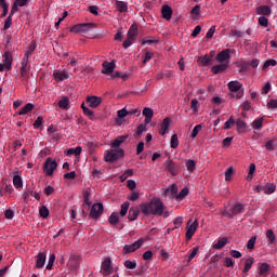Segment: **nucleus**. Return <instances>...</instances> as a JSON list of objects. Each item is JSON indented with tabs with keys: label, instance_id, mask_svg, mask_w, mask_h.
<instances>
[{
	"label": "nucleus",
	"instance_id": "obj_59",
	"mask_svg": "<svg viewBox=\"0 0 277 277\" xmlns=\"http://www.w3.org/2000/svg\"><path fill=\"white\" fill-rule=\"evenodd\" d=\"M39 213L41 215V217H47L49 215V208H47V206H42L39 208Z\"/></svg>",
	"mask_w": 277,
	"mask_h": 277
},
{
	"label": "nucleus",
	"instance_id": "obj_16",
	"mask_svg": "<svg viewBox=\"0 0 277 277\" xmlns=\"http://www.w3.org/2000/svg\"><path fill=\"white\" fill-rule=\"evenodd\" d=\"M87 103H88L89 107L96 109V107H98V105H101V103H103V98H101L98 96H91V97L87 98Z\"/></svg>",
	"mask_w": 277,
	"mask_h": 277
},
{
	"label": "nucleus",
	"instance_id": "obj_37",
	"mask_svg": "<svg viewBox=\"0 0 277 277\" xmlns=\"http://www.w3.org/2000/svg\"><path fill=\"white\" fill-rule=\"evenodd\" d=\"M252 129H255L256 131L263 129V118L255 119L251 123Z\"/></svg>",
	"mask_w": 277,
	"mask_h": 277
},
{
	"label": "nucleus",
	"instance_id": "obj_38",
	"mask_svg": "<svg viewBox=\"0 0 277 277\" xmlns=\"http://www.w3.org/2000/svg\"><path fill=\"white\" fill-rule=\"evenodd\" d=\"M129 207H131V203L129 201H126L121 205V210H120V216L124 217L127 213L129 212Z\"/></svg>",
	"mask_w": 277,
	"mask_h": 277
},
{
	"label": "nucleus",
	"instance_id": "obj_4",
	"mask_svg": "<svg viewBox=\"0 0 277 277\" xmlns=\"http://www.w3.org/2000/svg\"><path fill=\"white\" fill-rule=\"evenodd\" d=\"M31 50H26L24 54V58L21 63V77L25 80L27 79V75L29 72V55H31Z\"/></svg>",
	"mask_w": 277,
	"mask_h": 277
},
{
	"label": "nucleus",
	"instance_id": "obj_12",
	"mask_svg": "<svg viewBox=\"0 0 277 277\" xmlns=\"http://www.w3.org/2000/svg\"><path fill=\"white\" fill-rule=\"evenodd\" d=\"M102 74L103 75H111V72H114V70H116V61L113 62H104L102 64Z\"/></svg>",
	"mask_w": 277,
	"mask_h": 277
},
{
	"label": "nucleus",
	"instance_id": "obj_32",
	"mask_svg": "<svg viewBox=\"0 0 277 277\" xmlns=\"http://www.w3.org/2000/svg\"><path fill=\"white\" fill-rule=\"evenodd\" d=\"M44 263H47V254L44 253H39L37 255V263H36V267L40 268L44 265Z\"/></svg>",
	"mask_w": 277,
	"mask_h": 277
},
{
	"label": "nucleus",
	"instance_id": "obj_7",
	"mask_svg": "<svg viewBox=\"0 0 277 277\" xmlns=\"http://www.w3.org/2000/svg\"><path fill=\"white\" fill-rule=\"evenodd\" d=\"M196 230H198V220H194V222H192V220H189L186 224V239L187 241H189V239H192V237H194V235H196Z\"/></svg>",
	"mask_w": 277,
	"mask_h": 277
},
{
	"label": "nucleus",
	"instance_id": "obj_30",
	"mask_svg": "<svg viewBox=\"0 0 277 277\" xmlns=\"http://www.w3.org/2000/svg\"><path fill=\"white\" fill-rule=\"evenodd\" d=\"M259 274L260 276H267L269 272V264L267 263H259Z\"/></svg>",
	"mask_w": 277,
	"mask_h": 277
},
{
	"label": "nucleus",
	"instance_id": "obj_21",
	"mask_svg": "<svg viewBox=\"0 0 277 277\" xmlns=\"http://www.w3.org/2000/svg\"><path fill=\"white\" fill-rule=\"evenodd\" d=\"M162 18L170 21L172 18V8L170 5H163L161 9Z\"/></svg>",
	"mask_w": 277,
	"mask_h": 277
},
{
	"label": "nucleus",
	"instance_id": "obj_53",
	"mask_svg": "<svg viewBox=\"0 0 277 277\" xmlns=\"http://www.w3.org/2000/svg\"><path fill=\"white\" fill-rule=\"evenodd\" d=\"M200 131H202V126L201 124H197L192 133H190V137L194 140V137H197L198 133H200Z\"/></svg>",
	"mask_w": 277,
	"mask_h": 277
},
{
	"label": "nucleus",
	"instance_id": "obj_62",
	"mask_svg": "<svg viewBox=\"0 0 277 277\" xmlns=\"http://www.w3.org/2000/svg\"><path fill=\"white\" fill-rule=\"evenodd\" d=\"M174 228H181V226H183V219L182 216H177L174 221Z\"/></svg>",
	"mask_w": 277,
	"mask_h": 277
},
{
	"label": "nucleus",
	"instance_id": "obj_49",
	"mask_svg": "<svg viewBox=\"0 0 277 277\" xmlns=\"http://www.w3.org/2000/svg\"><path fill=\"white\" fill-rule=\"evenodd\" d=\"M117 116L119 120H122V118H127L129 116V110L127 109V106L120 110L117 111Z\"/></svg>",
	"mask_w": 277,
	"mask_h": 277
},
{
	"label": "nucleus",
	"instance_id": "obj_34",
	"mask_svg": "<svg viewBox=\"0 0 277 277\" xmlns=\"http://www.w3.org/2000/svg\"><path fill=\"white\" fill-rule=\"evenodd\" d=\"M128 38H131L132 40H137V27L132 25L130 29L128 30Z\"/></svg>",
	"mask_w": 277,
	"mask_h": 277
},
{
	"label": "nucleus",
	"instance_id": "obj_40",
	"mask_svg": "<svg viewBox=\"0 0 277 277\" xmlns=\"http://www.w3.org/2000/svg\"><path fill=\"white\" fill-rule=\"evenodd\" d=\"M189 194V189L187 187H184L180 194L175 196L176 200H183L186 198V196Z\"/></svg>",
	"mask_w": 277,
	"mask_h": 277
},
{
	"label": "nucleus",
	"instance_id": "obj_60",
	"mask_svg": "<svg viewBox=\"0 0 277 277\" xmlns=\"http://www.w3.org/2000/svg\"><path fill=\"white\" fill-rule=\"evenodd\" d=\"M69 269L75 271L77 267H79V264L77 263V260H69L67 263Z\"/></svg>",
	"mask_w": 277,
	"mask_h": 277
},
{
	"label": "nucleus",
	"instance_id": "obj_15",
	"mask_svg": "<svg viewBox=\"0 0 277 277\" xmlns=\"http://www.w3.org/2000/svg\"><path fill=\"white\" fill-rule=\"evenodd\" d=\"M143 116L145 117V124H150V122L153 121V116H155V111L150 107H145L143 109Z\"/></svg>",
	"mask_w": 277,
	"mask_h": 277
},
{
	"label": "nucleus",
	"instance_id": "obj_22",
	"mask_svg": "<svg viewBox=\"0 0 277 277\" xmlns=\"http://www.w3.org/2000/svg\"><path fill=\"white\" fill-rule=\"evenodd\" d=\"M228 68V65L220 63L219 65H214L211 68L213 75H220V72H224Z\"/></svg>",
	"mask_w": 277,
	"mask_h": 277
},
{
	"label": "nucleus",
	"instance_id": "obj_56",
	"mask_svg": "<svg viewBox=\"0 0 277 277\" xmlns=\"http://www.w3.org/2000/svg\"><path fill=\"white\" fill-rule=\"evenodd\" d=\"M124 265L128 269H135V267H137V262L135 261H130V260H127L124 262Z\"/></svg>",
	"mask_w": 277,
	"mask_h": 277
},
{
	"label": "nucleus",
	"instance_id": "obj_41",
	"mask_svg": "<svg viewBox=\"0 0 277 277\" xmlns=\"http://www.w3.org/2000/svg\"><path fill=\"white\" fill-rule=\"evenodd\" d=\"M277 65L276 60H267L264 65L262 66V70H267V68L274 67Z\"/></svg>",
	"mask_w": 277,
	"mask_h": 277
},
{
	"label": "nucleus",
	"instance_id": "obj_23",
	"mask_svg": "<svg viewBox=\"0 0 277 277\" xmlns=\"http://www.w3.org/2000/svg\"><path fill=\"white\" fill-rule=\"evenodd\" d=\"M58 107L60 109H69L70 100L68 98V96L61 97V100L58 101Z\"/></svg>",
	"mask_w": 277,
	"mask_h": 277
},
{
	"label": "nucleus",
	"instance_id": "obj_50",
	"mask_svg": "<svg viewBox=\"0 0 277 277\" xmlns=\"http://www.w3.org/2000/svg\"><path fill=\"white\" fill-rule=\"evenodd\" d=\"M0 6L2 8V16L5 17L8 16V12H9V6H8V2H5V0H0Z\"/></svg>",
	"mask_w": 277,
	"mask_h": 277
},
{
	"label": "nucleus",
	"instance_id": "obj_1",
	"mask_svg": "<svg viewBox=\"0 0 277 277\" xmlns=\"http://www.w3.org/2000/svg\"><path fill=\"white\" fill-rule=\"evenodd\" d=\"M141 211L145 215H157L158 217H170V211L166 210V205L161 199L154 197L150 201L141 205Z\"/></svg>",
	"mask_w": 277,
	"mask_h": 277
},
{
	"label": "nucleus",
	"instance_id": "obj_58",
	"mask_svg": "<svg viewBox=\"0 0 277 277\" xmlns=\"http://www.w3.org/2000/svg\"><path fill=\"white\" fill-rule=\"evenodd\" d=\"M259 25H261L262 27H268L269 19H267V17H265V16H260L259 17Z\"/></svg>",
	"mask_w": 277,
	"mask_h": 277
},
{
	"label": "nucleus",
	"instance_id": "obj_14",
	"mask_svg": "<svg viewBox=\"0 0 277 277\" xmlns=\"http://www.w3.org/2000/svg\"><path fill=\"white\" fill-rule=\"evenodd\" d=\"M171 122H172V120L169 117H166L162 120V123L160 124V129H159V134L160 135H166V133H168V131H170Z\"/></svg>",
	"mask_w": 277,
	"mask_h": 277
},
{
	"label": "nucleus",
	"instance_id": "obj_45",
	"mask_svg": "<svg viewBox=\"0 0 277 277\" xmlns=\"http://www.w3.org/2000/svg\"><path fill=\"white\" fill-rule=\"evenodd\" d=\"M266 237L269 240V243H275L276 242V234H274L273 229L266 230Z\"/></svg>",
	"mask_w": 277,
	"mask_h": 277
},
{
	"label": "nucleus",
	"instance_id": "obj_39",
	"mask_svg": "<svg viewBox=\"0 0 277 277\" xmlns=\"http://www.w3.org/2000/svg\"><path fill=\"white\" fill-rule=\"evenodd\" d=\"M236 127H237L238 133H243V131H246V122L241 119H238L236 121Z\"/></svg>",
	"mask_w": 277,
	"mask_h": 277
},
{
	"label": "nucleus",
	"instance_id": "obj_47",
	"mask_svg": "<svg viewBox=\"0 0 277 277\" xmlns=\"http://www.w3.org/2000/svg\"><path fill=\"white\" fill-rule=\"evenodd\" d=\"M82 110L84 116H88L91 120L94 119V111H92L90 108L85 107V104H82Z\"/></svg>",
	"mask_w": 277,
	"mask_h": 277
},
{
	"label": "nucleus",
	"instance_id": "obj_36",
	"mask_svg": "<svg viewBox=\"0 0 277 277\" xmlns=\"http://www.w3.org/2000/svg\"><path fill=\"white\" fill-rule=\"evenodd\" d=\"M13 185L16 189H21V187H23V177H21V175H14Z\"/></svg>",
	"mask_w": 277,
	"mask_h": 277
},
{
	"label": "nucleus",
	"instance_id": "obj_26",
	"mask_svg": "<svg viewBox=\"0 0 277 277\" xmlns=\"http://www.w3.org/2000/svg\"><path fill=\"white\" fill-rule=\"evenodd\" d=\"M245 209H246L245 206L238 202L230 208V211L233 215H239V213H243Z\"/></svg>",
	"mask_w": 277,
	"mask_h": 277
},
{
	"label": "nucleus",
	"instance_id": "obj_43",
	"mask_svg": "<svg viewBox=\"0 0 277 277\" xmlns=\"http://www.w3.org/2000/svg\"><path fill=\"white\" fill-rule=\"evenodd\" d=\"M67 155H75V157H79V155H81V146H78L76 148H69L67 150Z\"/></svg>",
	"mask_w": 277,
	"mask_h": 277
},
{
	"label": "nucleus",
	"instance_id": "obj_9",
	"mask_svg": "<svg viewBox=\"0 0 277 277\" xmlns=\"http://www.w3.org/2000/svg\"><path fill=\"white\" fill-rule=\"evenodd\" d=\"M53 78L56 81V83H62V81L70 79V74L66 69H57L53 72Z\"/></svg>",
	"mask_w": 277,
	"mask_h": 277
},
{
	"label": "nucleus",
	"instance_id": "obj_18",
	"mask_svg": "<svg viewBox=\"0 0 277 277\" xmlns=\"http://www.w3.org/2000/svg\"><path fill=\"white\" fill-rule=\"evenodd\" d=\"M258 192H263V194L272 195L276 192V186L274 184H267L265 186H258Z\"/></svg>",
	"mask_w": 277,
	"mask_h": 277
},
{
	"label": "nucleus",
	"instance_id": "obj_52",
	"mask_svg": "<svg viewBox=\"0 0 277 277\" xmlns=\"http://www.w3.org/2000/svg\"><path fill=\"white\" fill-rule=\"evenodd\" d=\"M255 243H256V236H253L247 242L248 250H254Z\"/></svg>",
	"mask_w": 277,
	"mask_h": 277
},
{
	"label": "nucleus",
	"instance_id": "obj_6",
	"mask_svg": "<svg viewBox=\"0 0 277 277\" xmlns=\"http://www.w3.org/2000/svg\"><path fill=\"white\" fill-rule=\"evenodd\" d=\"M93 28V23H84L75 25L74 27H71L70 31L72 34H88V31H92Z\"/></svg>",
	"mask_w": 277,
	"mask_h": 277
},
{
	"label": "nucleus",
	"instance_id": "obj_35",
	"mask_svg": "<svg viewBox=\"0 0 277 277\" xmlns=\"http://www.w3.org/2000/svg\"><path fill=\"white\" fill-rule=\"evenodd\" d=\"M158 43H159V39H157L156 37H147L142 41L143 47L146 44H158Z\"/></svg>",
	"mask_w": 277,
	"mask_h": 277
},
{
	"label": "nucleus",
	"instance_id": "obj_19",
	"mask_svg": "<svg viewBox=\"0 0 277 277\" xmlns=\"http://www.w3.org/2000/svg\"><path fill=\"white\" fill-rule=\"evenodd\" d=\"M164 168L172 174L173 176H176L177 171H176V163L172 160H167L164 161Z\"/></svg>",
	"mask_w": 277,
	"mask_h": 277
},
{
	"label": "nucleus",
	"instance_id": "obj_33",
	"mask_svg": "<svg viewBox=\"0 0 277 277\" xmlns=\"http://www.w3.org/2000/svg\"><path fill=\"white\" fill-rule=\"evenodd\" d=\"M276 147H277V138L276 137L271 138L269 141H267L265 143L266 150H275Z\"/></svg>",
	"mask_w": 277,
	"mask_h": 277
},
{
	"label": "nucleus",
	"instance_id": "obj_63",
	"mask_svg": "<svg viewBox=\"0 0 277 277\" xmlns=\"http://www.w3.org/2000/svg\"><path fill=\"white\" fill-rule=\"evenodd\" d=\"M134 39H131L130 37H127L123 41V49H129V47H131V44H133Z\"/></svg>",
	"mask_w": 277,
	"mask_h": 277
},
{
	"label": "nucleus",
	"instance_id": "obj_27",
	"mask_svg": "<svg viewBox=\"0 0 277 277\" xmlns=\"http://www.w3.org/2000/svg\"><path fill=\"white\" fill-rule=\"evenodd\" d=\"M30 111H34V104L28 103L18 111V116H27Z\"/></svg>",
	"mask_w": 277,
	"mask_h": 277
},
{
	"label": "nucleus",
	"instance_id": "obj_55",
	"mask_svg": "<svg viewBox=\"0 0 277 277\" xmlns=\"http://www.w3.org/2000/svg\"><path fill=\"white\" fill-rule=\"evenodd\" d=\"M146 124H147V123H145V124L142 123V124H140V126L137 127V129H136V135H137L138 137H141L142 133H146V131H147Z\"/></svg>",
	"mask_w": 277,
	"mask_h": 277
},
{
	"label": "nucleus",
	"instance_id": "obj_64",
	"mask_svg": "<svg viewBox=\"0 0 277 277\" xmlns=\"http://www.w3.org/2000/svg\"><path fill=\"white\" fill-rule=\"evenodd\" d=\"M267 107H268V109H277V100H271L267 103Z\"/></svg>",
	"mask_w": 277,
	"mask_h": 277
},
{
	"label": "nucleus",
	"instance_id": "obj_51",
	"mask_svg": "<svg viewBox=\"0 0 277 277\" xmlns=\"http://www.w3.org/2000/svg\"><path fill=\"white\" fill-rule=\"evenodd\" d=\"M186 168L188 172H194L196 170V161L195 160H187L186 161Z\"/></svg>",
	"mask_w": 277,
	"mask_h": 277
},
{
	"label": "nucleus",
	"instance_id": "obj_25",
	"mask_svg": "<svg viewBox=\"0 0 277 277\" xmlns=\"http://www.w3.org/2000/svg\"><path fill=\"white\" fill-rule=\"evenodd\" d=\"M115 1H116V8L118 12L123 13V12H127V10H129V3H127L126 1H119V0H115Z\"/></svg>",
	"mask_w": 277,
	"mask_h": 277
},
{
	"label": "nucleus",
	"instance_id": "obj_2",
	"mask_svg": "<svg viewBox=\"0 0 277 277\" xmlns=\"http://www.w3.org/2000/svg\"><path fill=\"white\" fill-rule=\"evenodd\" d=\"M127 135H120L113 141L110 145V150H106L104 155V160L107 163H114V161H118V159H122L124 157V149L120 148L124 142H127Z\"/></svg>",
	"mask_w": 277,
	"mask_h": 277
},
{
	"label": "nucleus",
	"instance_id": "obj_57",
	"mask_svg": "<svg viewBox=\"0 0 277 277\" xmlns=\"http://www.w3.org/2000/svg\"><path fill=\"white\" fill-rule=\"evenodd\" d=\"M55 263V254H51L49 256V261H48V264H47V269H53V264Z\"/></svg>",
	"mask_w": 277,
	"mask_h": 277
},
{
	"label": "nucleus",
	"instance_id": "obj_8",
	"mask_svg": "<svg viewBox=\"0 0 277 277\" xmlns=\"http://www.w3.org/2000/svg\"><path fill=\"white\" fill-rule=\"evenodd\" d=\"M215 61L219 62V64H230V50H223L221 51L216 56Z\"/></svg>",
	"mask_w": 277,
	"mask_h": 277
},
{
	"label": "nucleus",
	"instance_id": "obj_28",
	"mask_svg": "<svg viewBox=\"0 0 277 277\" xmlns=\"http://www.w3.org/2000/svg\"><path fill=\"white\" fill-rule=\"evenodd\" d=\"M138 215H140V210L137 208H131L129 210L128 219L130 220V222H135Z\"/></svg>",
	"mask_w": 277,
	"mask_h": 277
},
{
	"label": "nucleus",
	"instance_id": "obj_17",
	"mask_svg": "<svg viewBox=\"0 0 277 277\" xmlns=\"http://www.w3.org/2000/svg\"><path fill=\"white\" fill-rule=\"evenodd\" d=\"M256 14L260 16H272V8L268 5H260L256 8Z\"/></svg>",
	"mask_w": 277,
	"mask_h": 277
},
{
	"label": "nucleus",
	"instance_id": "obj_46",
	"mask_svg": "<svg viewBox=\"0 0 277 277\" xmlns=\"http://www.w3.org/2000/svg\"><path fill=\"white\" fill-rule=\"evenodd\" d=\"M132 174H133L132 169L126 170L124 173L120 175L121 183H124V181H127L129 179V176H131Z\"/></svg>",
	"mask_w": 277,
	"mask_h": 277
},
{
	"label": "nucleus",
	"instance_id": "obj_5",
	"mask_svg": "<svg viewBox=\"0 0 277 277\" xmlns=\"http://www.w3.org/2000/svg\"><path fill=\"white\" fill-rule=\"evenodd\" d=\"M57 170V161L52 158H47L43 164V172L45 176H53V172Z\"/></svg>",
	"mask_w": 277,
	"mask_h": 277
},
{
	"label": "nucleus",
	"instance_id": "obj_13",
	"mask_svg": "<svg viewBox=\"0 0 277 277\" xmlns=\"http://www.w3.org/2000/svg\"><path fill=\"white\" fill-rule=\"evenodd\" d=\"M102 271L105 276H109L111 272H114V267L111 266V258H107L102 263Z\"/></svg>",
	"mask_w": 277,
	"mask_h": 277
},
{
	"label": "nucleus",
	"instance_id": "obj_20",
	"mask_svg": "<svg viewBox=\"0 0 277 277\" xmlns=\"http://www.w3.org/2000/svg\"><path fill=\"white\" fill-rule=\"evenodd\" d=\"M3 64L5 65L6 70H12V62H14L12 57V53L5 52L3 55Z\"/></svg>",
	"mask_w": 277,
	"mask_h": 277
},
{
	"label": "nucleus",
	"instance_id": "obj_31",
	"mask_svg": "<svg viewBox=\"0 0 277 277\" xmlns=\"http://www.w3.org/2000/svg\"><path fill=\"white\" fill-rule=\"evenodd\" d=\"M109 224H111V226H116V224H118V222H120V213L118 212H113L108 219Z\"/></svg>",
	"mask_w": 277,
	"mask_h": 277
},
{
	"label": "nucleus",
	"instance_id": "obj_44",
	"mask_svg": "<svg viewBox=\"0 0 277 277\" xmlns=\"http://www.w3.org/2000/svg\"><path fill=\"white\" fill-rule=\"evenodd\" d=\"M171 148H179V135L173 134L170 140Z\"/></svg>",
	"mask_w": 277,
	"mask_h": 277
},
{
	"label": "nucleus",
	"instance_id": "obj_29",
	"mask_svg": "<svg viewBox=\"0 0 277 277\" xmlns=\"http://www.w3.org/2000/svg\"><path fill=\"white\" fill-rule=\"evenodd\" d=\"M228 243V238L223 237L216 241V243L213 245L214 250H222Z\"/></svg>",
	"mask_w": 277,
	"mask_h": 277
},
{
	"label": "nucleus",
	"instance_id": "obj_3",
	"mask_svg": "<svg viewBox=\"0 0 277 277\" xmlns=\"http://www.w3.org/2000/svg\"><path fill=\"white\" fill-rule=\"evenodd\" d=\"M227 88L230 92L232 98H243V83L239 82L238 80L229 81Z\"/></svg>",
	"mask_w": 277,
	"mask_h": 277
},
{
	"label": "nucleus",
	"instance_id": "obj_54",
	"mask_svg": "<svg viewBox=\"0 0 277 277\" xmlns=\"http://www.w3.org/2000/svg\"><path fill=\"white\" fill-rule=\"evenodd\" d=\"M198 100L197 98H193L190 102V109L193 113L198 114Z\"/></svg>",
	"mask_w": 277,
	"mask_h": 277
},
{
	"label": "nucleus",
	"instance_id": "obj_48",
	"mask_svg": "<svg viewBox=\"0 0 277 277\" xmlns=\"http://www.w3.org/2000/svg\"><path fill=\"white\" fill-rule=\"evenodd\" d=\"M254 172H256V166L254 163H251L249 166V172H248L247 181H252V175L254 174Z\"/></svg>",
	"mask_w": 277,
	"mask_h": 277
},
{
	"label": "nucleus",
	"instance_id": "obj_11",
	"mask_svg": "<svg viewBox=\"0 0 277 277\" xmlns=\"http://www.w3.org/2000/svg\"><path fill=\"white\" fill-rule=\"evenodd\" d=\"M103 203H94L91 208V211L89 213L90 217H92L93 220H96L98 217H101V215H103Z\"/></svg>",
	"mask_w": 277,
	"mask_h": 277
},
{
	"label": "nucleus",
	"instance_id": "obj_42",
	"mask_svg": "<svg viewBox=\"0 0 277 277\" xmlns=\"http://www.w3.org/2000/svg\"><path fill=\"white\" fill-rule=\"evenodd\" d=\"M210 62H211V57H209V56H207V55L200 56V57L198 58V64H199L200 66H207V65H209Z\"/></svg>",
	"mask_w": 277,
	"mask_h": 277
},
{
	"label": "nucleus",
	"instance_id": "obj_24",
	"mask_svg": "<svg viewBox=\"0 0 277 277\" xmlns=\"http://www.w3.org/2000/svg\"><path fill=\"white\" fill-rule=\"evenodd\" d=\"M254 265V258L250 256L245 261V267L242 269L243 274H248L252 266Z\"/></svg>",
	"mask_w": 277,
	"mask_h": 277
},
{
	"label": "nucleus",
	"instance_id": "obj_61",
	"mask_svg": "<svg viewBox=\"0 0 277 277\" xmlns=\"http://www.w3.org/2000/svg\"><path fill=\"white\" fill-rule=\"evenodd\" d=\"M233 172H234L233 167H229V168L225 171V181H230V179H233Z\"/></svg>",
	"mask_w": 277,
	"mask_h": 277
},
{
	"label": "nucleus",
	"instance_id": "obj_10",
	"mask_svg": "<svg viewBox=\"0 0 277 277\" xmlns=\"http://www.w3.org/2000/svg\"><path fill=\"white\" fill-rule=\"evenodd\" d=\"M143 245H144V239H138L132 245H126L123 247V252L124 254H131V252H135V250H140V248H142Z\"/></svg>",
	"mask_w": 277,
	"mask_h": 277
}]
</instances>
